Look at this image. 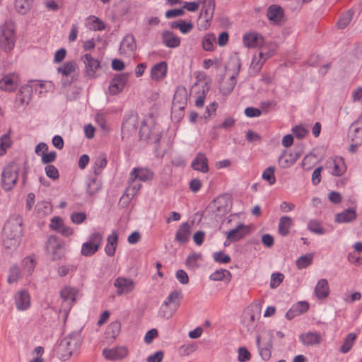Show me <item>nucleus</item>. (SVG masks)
Masks as SVG:
<instances>
[{
  "mask_svg": "<svg viewBox=\"0 0 362 362\" xmlns=\"http://www.w3.org/2000/svg\"><path fill=\"white\" fill-rule=\"evenodd\" d=\"M154 173L146 168H134L129 175L128 186L120 200L127 199L129 203L130 200L141 189L142 185L136 182V180L141 182L151 181L154 178Z\"/></svg>",
  "mask_w": 362,
  "mask_h": 362,
  "instance_id": "1",
  "label": "nucleus"
},
{
  "mask_svg": "<svg viewBox=\"0 0 362 362\" xmlns=\"http://www.w3.org/2000/svg\"><path fill=\"white\" fill-rule=\"evenodd\" d=\"M81 59L86 66V75L89 78H95L96 70L100 67V62L93 58L90 54H85Z\"/></svg>",
  "mask_w": 362,
  "mask_h": 362,
  "instance_id": "16",
  "label": "nucleus"
},
{
  "mask_svg": "<svg viewBox=\"0 0 362 362\" xmlns=\"http://www.w3.org/2000/svg\"><path fill=\"white\" fill-rule=\"evenodd\" d=\"M168 65L165 62H160L155 64L151 70V76L153 79L158 80L165 76Z\"/></svg>",
  "mask_w": 362,
  "mask_h": 362,
  "instance_id": "32",
  "label": "nucleus"
},
{
  "mask_svg": "<svg viewBox=\"0 0 362 362\" xmlns=\"http://www.w3.org/2000/svg\"><path fill=\"white\" fill-rule=\"evenodd\" d=\"M284 275L280 272L273 273L271 276L270 287L272 288H277L284 281Z\"/></svg>",
  "mask_w": 362,
  "mask_h": 362,
  "instance_id": "59",
  "label": "nucleus"
},
{
  "mask_svg": "<svg viewBox=\"0 0 362 362\" xmlns=\"http://www.w3.org/2000/svg\"><path fill=\"white\" fill-rule=\"evenodd\" d=\"M187 93L185 88L177 89L174 95L172 105V112L175 114L177 109L179 112V119L184 117L185 109L187 105Z\"/></svg>",
  "mask_w": 362,
  "mask_h": 362,
  "instance_id": "9",
  "label": "nucleus"
},
{
  "mask_svg": "<svg viewBox=\"0 0 362 362\" xmlns=\"http://www.w3.org/2000/svg\"><path fill=\"white\" fill-rule=\"evenodd\" d=\"M34 0H15V9L21 15L27 14L31 9Z\"/></svg>",
  "mask_w": 362,
  "mask_h": 362,
  "instance_id": "36",
  "label": "nucleus"
},
{
  "mask_svg": "<svg viewBox=\"0 0 362 362\" xmlns=\"http://www.w3.org/2000/svg\"><path fill=\"white\" fill-rule=\"evenodd\" d=\"M201 257L199 254L194 253L189 255L186 259V265L187 267L190 268H197L199 264H197V260Z\"/></svg>",
  "mask_w": 362,
  "mask_h": 362,
  "instance_id": "62",
  "label": "nucleus"
},
{
  "mask_svg": "<svg viewBox=\"0 0 362 362\" xmlns=\"http://www.w3.org/2000/svg\"><path fill=\"white\" fill-rule=\"evenodd\" d=\"M232 274L230 271L224 269H220L213 272L209 279L214 281H223L225 278L228 279V281H230Z\"/></svg>",
  "mask_w": 362,
  "mask_h": 362,
  "instance_id": "44",
  "label": "nucleus"
},
{
  "mask_svg": "<svg viewBox=\"0 0 362 362\" xmlns=\"http://www.w3.org/2000/svg\"><path fill=\"white\" fill-rule=\"evenodd\" d=\"M213 257L216 262L220 264H228L231 261L230 257L223 251L214 252Z\"/></svg>",
  "mask_w": 362,
  "mask_h": 362,
  "instance_id": "58",
  "label": "nucleus"
},
{
  "mask_svg": "<svg viewBox=\"0 0 362 362\" xmlns=\"http://www.w3.org/2000/svg\"><path fill=\"white\" fill-rule=\"evenodd\" d=\"M19 173V166L15 163H10L4 167L1 178L2 188L8 192L16 185Z\"/></svg>",
  "mask_w": 362,
  "mask_h": 362,
  "instance_id": "5",
  "label": "nucleus"
},
{
  "mask_svg": "<svg viewBox=\"0 0 362 362\" xmlns=\"http://www.w3.org/2000/svg\"><path fill=\"white\" fill-rule=\"evenodd\" d=\"M243 44L246 47L255 48V47H266L264 46V39L258 33H245L243 37Z\"/></svg>",
  "mask_w": 362,
  "mask_h": 362,
  "instance_id": "15",
  "label": "nucleus"
},
{
  "mask_svg": "<svg viewBox=\"0 0 362 362\" xmlns=\"http://www.w3.org/2000/svg\"><path fill=\"white\" fill-rule=\"evenodd\" d=\"M357 218V214L354 209H346L341 213L337 214L335 217V222L349 223L354 221Z\"/></svg>",
  "mask_w": 362,
  "mask_h": 362,
  "instance_id": "31",
  "label": "nucleus"
},
{
  "mask_svg": "<svg viewBox=\"0 0 362 362\" xmlns=\"http://www.w3.org/2000/svg\"><path fill=\"white\" fill-rule=\"evenodd\" d=\"M20 85V78L16 73L6 74L0 80V89L2 91L12 93Z\"/></svg>",
  "mask_w": 362,
  "mask_h": 362,
  "instance_id": "11",
  "label": "nucleus"
},
{
  "mask_svg": "<svg viewBox=\"0 0 362 362\" xmlns=\"http://www.w3.org/2000/svg\"><path fill=\"white\" fill-rule=\"evenodd\" d=\"M76 69V63L74 61L66 62L62 66L57 68V71L64 76H69L74 72Z\"/></svg>",
  "mask_w": 362,
  "mask_h": 362,
  "instance_id": "50",
  "label": "nucleus"
},
{
  "mask_svg": "<svg viewBox=\"0 0 362 362\" xmlns=\"http://www.w3.org/2000/svg\"><path fill=\"white\" fill-rule=\"evenodd\" d=\"M315 293L317 298L324 299L329 294V286L327 279H320L315 288Z\"/></svg>",
  "mask_w": 362,
  "mask_h": 362,
  "instance_id": "30",
  "label": "nucleus"
},
{
  "mask_svg": "<svg viewBox=\"0 0 362 362\" xmlns=\"http://www.w3.org/2000/svg\"><path fill=\"white\" fill-rule=\"evenodd\" d=\"M76 291L74 288L66 286L60 291V297L64 302L71 305L76 301Z\"/></svg>",
  "mask_w": 362,
  "mask_h": 362,
  "instance_id": "38",
  "label": "nucleus"
},
{
  "mask_svg": "<svg viewBox=\"0 0 362 362\" xmlns=\"http://www.w3.org/2000/svg\"><path fill=\"white\" fill-rule=\"evenodd\" d=\"M41 161L43 164L51 165L57 158V153L54 151L49 153L44 152L42 153Z\"/></svg>",
  "mask_w": 362,
  "mask_h": 362,
  "instance_id": "61",
  "label": "nucleus"
},
{
  "mask_svg": "<svg viewBox=\"0 0 362 362\" xmlns=\"http://www.w3.org/2000/svg\"><path fill=\"white\" fill-rule=\"evenodd\" d=\"M99 249L98 245L87 241L82 244L81 253L83 256L90 257L95 255Z\"/></svg>",
  "mask_w": 362,
  "mask_h": 362,
  "instance_id": "48",
  "label": "nucleus"
},
{
  "mask_svg": "<svg viewBox=\"0 0 362 362\" xmlns=\"http://www.w3.org/2000/svg\"><path fill=\"white\" fill-rule=\"evenodd\" d=\"M327 163L333 165V169L331 171V174L334 176H341L346 170V165L344 160L341 156L334 157L332 160L328 161Z\"/></svg>",
  "mask_w": 362,
  "mask_h": 362,
  "instance_id": "27",
  "label": "nucleus"
},
{
  "mask_svg": "<svg viewBox=\"0 0 362 362\" xmlns=\"http://www.w3.org/2000/svg\"><path fill=\"white\" fill-rule=\"evenodd\" d=\"M15 304L18 310H28L30 306V296L25 289L19 291L14 296Z\"/></svg>",
  "mask_w": 362,
  "mask_h": 362,
  "instance_id": "17",
  "label": "nucleus"
},
{
  "mask_svg": "<svg viewBox=\"0 0 362 362\" xmlns=\"http://www.w3.org/2000/svg\"><path fill=\"white\" fill-rule=\"evenodd\" d=\"M107 240V243L105 247V252L107 256L112 257L115 255L117 245L118 235L117 233L113 231L112 235L108 236Z\"/></svg>",
  "mask_w": 362,
  "mask_h": 362,
  "instance_id": "34",
  "label": "nucleus"
},
{
  "mask_svg": "<svg viewBox=\"0 0 362 362\" xmlns=\"http://www.w3.org/2000/svg\"><path fill=\"white\" fill-rule=\"evenodd\" d=\"M228 200L229 197L226 194L218 196L216 199H214V202L218 204L216 209L218 212L226 211L228 209Z\"/></svg>",
  "mask_w": 362,
  "mask_h": 362,
  "instance_id": "56",
  "label": "nucleus"
},
{
  "mask_svg": "<svg viewBox=\"0 0 362 362\" xmlns=\"http://www.w3.org/2000/svg\"><path fill=\"white\" fill-rule=\"evenodd\" d=\"M182 298L183 294L181 290H175L169 293L163 305L168 306L170 304H173L177 308L180 305V302Z\"/></svg>",
  "mask_w": 362,
  "mask_h": 362,
  "instance_id": "35",
  "label": "nucleus"
},
{
  "mask_svg": "<svg viewBox=\"0 0 362 362\" xmlns=\"http://www.w3.org/2000/svg\"><path fill=\"white\" fill-rule=\"evenodd\" d=\"M292 224V219L288 216H282L279 219L278 230L282 236H286Z\"/></svg>",
  "mask_w": 362,
  "mask_h": 362,
  "instance_id": "40",
  "label": "nucleus"
},
{
  "mask_svg": "<svg viewBox=\"0 0 362 362\" xmlns=\"http://www.w3.org/2000/svg\"><path fill=\"white\" fill-rule=\"evenodd\" d=\"M241 325L245 328L247 332L252 333L256 327L255 312L252 307H247L241 315Z\"/></svg>",
  "mask_w": 362,
  "mask_h": 362,
  "instance_id": "12",
  "label": "nucleus"
},
{
  "mask_svg": "<svg viewBox=\"0 0 362 362\" xmlns=\"http://www.w3.org/2000/svg\"><path fill=\"white\" fill-rule=\"evenodd\" d=\"M20 277V268L17 264H14L12 266H11L9 269L7 281L8 284H13L16 282Z\"/></svg>",
  "mask_w": 362,
  "mask_h": 362,
  "instance_id": "53",
  "label": "nucleus"
},
{
  "mask_svg": "<svg viewBox=\"0 0 362 362\" xmlns=\"http://www.w3.org/2000/svg\"><path fill=\"white\" fill-rule=\"evenodd\" d=\"M45 250L47 255L53 262L59 261L65 257V244L57 235H50L46 243Z\"/></svg>",
  "mask_w": 362,
  "mask_h": 362,
  "instance_id": "4",
  "label": "nucleus"
},
{
  "mask_svg": "<svg viewBox=\"0 0 362 362\" xmlns=\"http://www.w3.org/2000/svg\"><path fill=\"white\" fill-rule=\"evenodd\" d=\"M199 1L202 4L199 17L204 15L205 18L204 29L206 30L210 25L212 21L216 7V2L215 0H199Z\"/></svg>",
  "mask_w": 362,
  "mask_h": 362,
  "instance_id": "13",
  "label": "nucleus"
},
{
  "mask_svg": "<svg viewBox=\"0 0 362 362\" xmlns=\"http://www.w3.org/2000/svg\"><path fill=\"white\" fill-rule=\"evenodd\" d=\"M269 47L271 48L269 50H266V47H264L263 50L259 52L258 57L255 56L252 58L250 69L252 70L255 74H257L261 70L265 61L274 55L276 45L271 42Z\"/></svg>",
  "mask_w": 362,
  "mask_h": 362,
  "instance_id": "7",
  "label": "nucleus"
},
{
  "mask_svg": "<svg viewBox=\"0 0 362 362\" xmlns=\"http://www.w3.org/2000/svg\"><path fill=\"white\" fill-rule=\"evenodd\" d=\"M191 166L194 170L202 173H207L209 170L208 159L205 154L201 152L197 154L195 158L192 162Z\"/></svg>",
  "mask_w": 362,
  "mask_h": 362,
  "instance_id": "26",
  "label": "nucleus"
},
{
  "mask_svg": "<svg viewBox=\"0 0 362 362\" xmlns=\"http://www.w3.org/2000/svg\"><path fill=\"white\" fill-rule=\"evenodd\" d=\"M191 235V226L188 222L182 223L177 229L175 240L180 245H184L189 242Z\"/></svg>",
  "mask_w": 362,
  "mask_h": 362,
  "instance_id": "23",
  "label": "nucleus"
},
{
  "mask_svg": "<svg viewBox=\"0 0 362 362\" xmlns=\"http://www.w3.org/2000/svg\"><path fill=\"white\" fill-rule=\"evenodd\" d=\"M129 74L128 73L117 74L114 76L110 82L108 87L109 93L116 95L120 93L126 86Z\"/></svg>",
  "mask_w": 362,
  "mask_h": 362,
  "instance_id": "8",
  "label": "nucleus"
},
{
  "mask_svg": "<svg viewBox=\"0 0 362 362\" xmlns=\"http://www.w3.org/2000/svg\"><path fill=\"white\" fill-rule=\"evenodd\" d=\"M349 136H351L354 143L362 144V122L356 120L351 124Z\"/></svg>",
  "mask_w": 362,
  "mask_h": 362,
  "instance_id": "28",
  "label": "nucleus"
},
{
  "mask_svg": "<svg viewBox=\"0 0 362 362\" xmlns=\"http://www.w3.org/2000/svg\"><path fill=\"white\" fill-rule=\"evenodd\" d=\"M164 357L163 351H158L153 354L148 356L146 358L147 362H162Z\"/></svg>",
  "mask_w": 362,
  "mask_h": 362,
  "instance_id": "64",
  "label": "nucleus"
},
{
  "mask_svg": "<svg viewBox=\"0 0 362 362\" xmlns=\"http://www.w3.org/2000/svg\"><path fill=\"white\" fill-rule=\"evenodd\" d=\"M267 16L273 23L279 24L284 18V11L281 6L273 4L268 8Z\"/></svg>",
  "mask_w": 362,
  "mask_h": 362,
  "instance_id": "25",
  "label": "nucleus"
},
{
  "mask_svg": "<svg viewBox=\"0 0 362 362\" xmlns=\"http://www.w3.org/2000/svg\"><path fill=\"white\" fill-rule=\"evenodd\" d=\"M308 229L315 234L322 235L325 233V229L322 226L320 221L316 219H311L308 223Z\"/></svg>",
  "mask_w": 362,
  "mask_h": 362,
  "instance_id": "51",
  "label": "nucleus"
},
{
  "mask_svg": "<svg viewBox=\"0 0 362 362\" xmlns=\"http://www.w3.org/2000/svg\"><path fill=\"white\" fill-rule=\"evenodd\" d=\"M103 356L110 360H122L128 354V350L126 347L120 346L112 349H105L103 351Z\"/></svg>",
  "mask_w": 362,
  "mask_h": 362,
  "instance_id": "24",
  "label": "nucleus"
},
{
  "mask_svg": "<svg viewBox=\"0 0 362 362\" xmlns=\"http://www.w3.org/2000/svg\"><path fill=\"white\" fill-rule=\"evenodd\" d=\"M46 175L53 180H56L59 177V173L58 169L54 165H47L45 168Z\"/></svg>",
  "mask_w": 362,
  "mask_h": 362,
  "instance_id": "60",
  "label": "nucleus"
},
{
  "mask_svg": "<svg viewBox=\"0 0 362 362\" xmlns=\"http://www.w3.org/2000/svg\"><path fill=\"white\" fill-rule=\"evenodd\" d=\"M107 164V160L105 153L100 154L95 160L94 163V173L95 175L100 174L103 169H104Z\"/></svg>",
  "mask_w": 362,
  "mask_h": 362,
  "instance_id": "49",
  "label": "nucleus"
},
{
  "mask_svg": "<svg viewBox=\"0 0 362 362\" xmlns=\"http://www.w3.org/2000/svg\"><path fill=\"white\" fill-rule=\"evenodd\" d=\"M136 49V40L133 35H127L120 43V54L130 56Z\"/></svg>",
  "mask_w": 362,
  "mask_h": 362,
  "instance_id": "18",
  "label": "nucleus"
},
{
  "mask_svg": "<svg viewBox=\"0 0 362 362\" xmlns=\"http://www.w3.org/2000/svg\"><path fill=\"white\" fill-rule=\"evenodd\" d=\"M249 231L250 229L247 226L240 223L235 228L226 233V238L230 242H237L248 234Z\"/></svg>",
  "mask_w": 362,
  "mask_h": 362,
  "instance_id": "20",
  "label": "nucleus"
},
{
  "mask_svg": "<svg viewBox=\"0 0 362 362\" xmlns=\"http://www.w3.org/2000/svg\"><path fill=\"white\" fill-rule=\"evenodd\" d=\"M216 37L214 34L209 33L204 36L202 40V48L205 51L211 52L214 49V42L215 41Z\"/></svg>",
  "mask_w": 362,
  "mask_h": 362,
  "instance_id": "54",
  "label": "nucleus"
},
{
  "mask_svg": "<svg viewBox=\"0 0 362 362\" xmlns=\"http://www.w3.org/2000/svg\"><path fill=\"white\" fill-rule=\"evenodd\" d=\"M102 187V182L100 180H98L96 176L93 177L90 182L88 183L86 192L90 195H94L97 194Z\"/></svg>",
  "mask_w": 362,
  "mask_h": 362,
  "instance_id": "47",
  "label": "nucleus"
},
{
  "mask_svg": "<svg viewBox=\"0 0 362 362\" xmlns=\"http://www.w3.org/2000/svg\"><path fill=\"white\" fill-rule=\"evenodd\" d=\"M22 265L24 270H25L29 275H32L37 265V260L35 255H29L25 257L22 261Z\"/></svg>",
  "mask_w": 362,
  "mask_h": 362,
  "instance_id": "42",
  "label": "nucleus"
},
{
  "mask_svg": "<svg viewBox=\"0 0 362 362\" xmlns=\"http://www.w3.org/2000/svg\"><path fill=\"white\" fill-rule=\"evenodd\" d=\"M301 153H302L301 151H298V152L296 153L295 157L289 158L288 157L286 158L287 157V153L284 150L281 153V154L280 155V156H279V158L278 159V162H279V165L281 168H286L290 167L291 165H293L297 161V160L301 156Z\"/></svg>",
  "mask_w": 362,
  "mask_h": 362,
  "instance_id": "33",
  "label": "nucleus"
},
{
  "mask_svg": "<svg viewBox=\"0 0 362 362\" xmlns=\"http://www.w3.org/2000/svg\"><path fill=\"white\" fill-rule=\"evenodd\" d=\"M121 331V324L119 321L111 322L106 328L105 336L107 339H115Z\"/></svg>",
  "mask_w": 362,
  "mask_h": 362,
  "instance_id": "37",
  "label": "nucleus"
},
{
  "mask_svg": "<svg viewBox=\"0 0 362 362\" xmlns=\"http://www.w3.org/2000/svg\"><path fill=\"white\" fill-rule=\"evenodd\" d=\"M82 88L78 86H70L66 90V100L69 101H74L78 98L81 93Z\"/></svg>",
  "mask_w": 362,
  "mask_h": 362,
  "instance_id": "55",
  "label": "nucleus"
},
{
  "mask_svg": "<svg viewBox=\"0 0 362 362\" xmlns=\"http://www.w3.org/2000/svg\"><path fill=\"white\" fill-rule=\"evenodd\" d=\"M299 340L304 346H315L322 343V337L318 332H308L300 334Z\"/></svg>",
  "mask_w": 362,
  "mask_h": 362,
  "instance_id": "22",
  "label": "nucleus"
},
{
  "mask_svg": "<svg viewBox=\"0 0 362 362\" xmlns=\"http://www.w3.org/2000/svg\"><path fill=\"white\" fill-rule=\"evenodd\" d=\"M269 337L267 341L264 346H261V337L257 335L256 337V344L258 347L259 353L262 358L264 361H269L272 357V349L273 348V335L271 331L267 332Z\"/></svg>",
  "mask_w": 362,
  "mask_h": 362,
  "instance_id": "14",
  "label": "nucleus"
},
{
  "mask_svg": "<svg viewBox=\"0 0 362 362\" xmlns=\"http://www.w3.org/2000/svg\"><path fill=\"white\" fill-rule=\"evenodd\" d=\"M238 358L240 362H246L250 360L251 354L245 347H240Z\"/></svg>",
  "mask_w": 362,
  "mask_h": 362,
  "instance_id": "63",
  "label": "nucleus"
},
{
  "mask_svg": "<svg viewBox=\"0 0 362 362\" xmlns=\"http://www.w3.org/2000/svg\"><path fill=\"white\" fill-rule=\"evenodd\" d=\"M313 256L312 254L302 255L296 260V265L298 269H304L313 262Z\"/></svg>",
  "mask_w": 362,
  "mask_h": 362,
  "instance_id": "57",
  "label": "nucleus"
},
{
  "mask_svg": "<svg viewBox=\"0 0 362 362\" xmlns=\"http://www.w3.org/2000/svg\"><path fill=\"white\" fill-rule=\"evenodd\" d=\"M23 236V226L21 218L8 219L3 228V245L6 250H16Z\"/></svg>",
  "mask_w": 362,
  "mask_h": 362,
  "instance_id": "2",
  "label": "nucleus"
},
{
  "mask_svg": "<svg viewBox=\"0 0 362 362\" xmlns=\"http://www.w3.org/2000/svg\"><path fill=\"white\" fill-rule=\"evenodd\" d=\"M13 141L10 136V133L4 134L0 137V156H4L7 150L11 147Z\"/></svg>",
  "mask_w": 362,
  "mask_h": 362,
  "instance_id": "45",
  "label": "nucleus"
},
{
  "mask_svg": "<svg viewBox=\"0 0 362 362\" xmlns=\"http://www.w3.org/2000/svg\"><path fill=\"white\" fill-rule=\"evenodd\" d=\"M354 11L353 9H349L346 11L342 13L337 21V27L339 29L346 28L351 23L353 19Z\"/></svg>",
  "mask_w": 362,
  "mask_h": 362,
  "instance_id": "39",
  "label": "nucleus"
},
{
  "mask_svg": "<svg viewBox=\"0 0 362 362\" xmlns=\"http://www.w3.org/2000/svg\"><path fill=\"white\" fill-rule=\"evenodd\" d=\"M309 309V303L306 301H299L293 304L286 312V317L291 320L294 317L305 313Z\"/></svg>",
  "mask_w": 362,
  "mask_h": 362,
  "instance_id": "21",
  "label": "nucleus"
},
{
  "mask_svg": "<svg viewBox=\"0 0 362 362\" xmlns=\"http://www.w3.org/2000/svg\"><path fill=\"white\" fill-rule=\"evenodd\" d=\"M356 337L357 336L355 333H349L344 339L342 345L339 348L340 352L343 354L349 352L352 348Z\"/></svg>",
  "mask_w": 362,
  "mask_h": 362,
  "instance_id": "43",
  "label": "nucleus"
},
{
  "mask_svg": "<svg viewBox=\"0 0 362 362\" xmlns=\"http://www.w3.org/2000/svg\"><path fill=\"white\" fill-rule=\"evenodd\" d=\"M82 344V337L80 332H74L65 337L59 345V350L62 351L61 358L68 360Z\"/></svg>",
  "mask_w": 362,
  "mask_h": 362,
  "instance_id": "3",
  "label": "nucleus"
},
{
  "mask_svg": "<svg viewBox=\"0 0 362 362\" xmlns=\"http://www.w3.org/2000/svg\"><path fill=\"white\" fill-rule=\"evenodd\" d=\"M33 93V87L29 84H25L22 86L18 93H17L15 101L14 106L16 108H20L21 107H25L29 104V102L31 99Z\"/></svg>",
  "mask_w": 362,
  "mask_h": 362,
  "instance_id": "10",
  "label": "nucleus"
},
{
  "mask_svg": "<svg viewBox=\"0 0 362 362\" xmlns=\"http://www.w3.org/2000/svg\"><path fill=\"white\" fill-rule=\"evenodd\" d=\"M16 42L14 28L12 25L5 24L1 28L0 47L5 51L13 49Z\"/></svg>",
  "mask_w": 362,
  "mask_h": 362,
  "instance_id": "6",
  "label": "nucleus"
},
{
  "mask_svg": "<svg viewBox=\"0 0 362 362\" xmlns=\"http://www.w3.org/2000/svg\"><path fill=\"white\" fill-rule=\"evenodd\" d=\"M114 286L117 288V294L122 295L132 292L134 288V282L131 279L119 276L115 280Z\"/></svg>",
  "mask_w": 362,
  "mask_h": 362,
  "instance_id": "19",
  "label": "nucleus"
},
{
  "mask_svg": "<svg viewBox=\"0 0 362 362\" xmlns=\"http://www.w3.org/2000/svg\"><path fill=\"white\" fill-rule=\"evenodd\" d=\"M276 168L274 166H269L266 168L262 175V178L268 182L270 185H274L276 183V177L274 175Z\"/></svg>",
  "mask_w": 362,
  "mask_h": 362,
  "instance_id": "52",
  "label": "nucleus"
},
{
  "mask_svg": "<svg viewBox=\"0 0 362 362\" xmlns=\"http://www.w3.org/2000/svg\"><path fill=\"white\" fill-rule=\"evenodd\" d=\"M235 75H232L221 86L220 90L223 95H229L234 89L237 80Z\"/></svg>",
  "mask_w": 362,
  "mask_h": 362,
  "instance_id": "46",
  "label": "nucleus"
},
{
  "mask_svg": "<svg viewBox=\"0 0 362 362\" xmlns=\"http://www.w3.org/2000/svg\"><path fill=\"white\" fill-rule=\"evenodd\" d=\"M162 40L163 43L170 48H175L180 45V38L170 30L163 32Z\"/></svg>",
  "mask_w": 362,
  "mask_h": 362,
  "instance_id": "29",
  "label": "nucleus"
},
{
  "mask_svg": "<svg viewBox=\"0 0 362 362\" xmlns=\"http://www.w3.org/2000/svg\"><path fill=\"white\" fill-rule=\"evenodd\" d=\"M228 66L229 69H232L234 71L233 75H235L238 76L239 75V72L241 67V60L238 54V53L235 52L230 56Z\"/></svg>",
  "mask_w": 362,
  "mask_h": 362,
  "instance_id": "41",
  "label": "nucleus"
}]
</instances>
